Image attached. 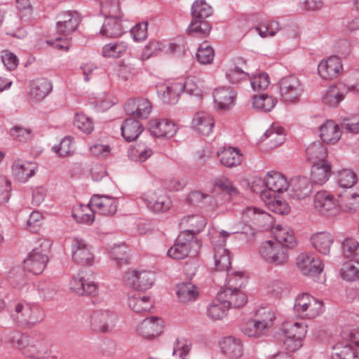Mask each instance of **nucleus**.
<instances>
[{"instance_id":"c9c22d12","label":"nucleus","mask_w":359,"mask_h":359,"mask_svg":"<svg viewBox=\"0 0 359 359\" xmlns=\"http://www.w3.org/2000/svg\"><path fill=\"white\" fill-rule=\"evenodd\" d=\"M121 129L122 136L128 142L136 140L144 130L140 123L134 118L126 119Z\"/></svg>"},{"instance_id":"72a5a7b5","label":"nucleus","mask_w":359,"mask_h":359,"mask_svg":"<svg viewBox=\"0 0 359 359\" xmlns=\"http://www.w3.org/2000/svg\"><path fill=\"white\" fill-rule=\"evenodd\" d=\"M35 165L30 162L16 161L12 166L13 174L15 178L20 182H25L34 175Z\"/></svg>"},{"instance_id":"603ef678","label":"nucleus","mask_w":359,"mask_h":359,"mask_svg":"<svg viewBox=\"0 0 359 359\" xmlns=\"http://www.w3.org/2000/svg\"><path fill=\"white\" fill-rule=\"evenodd\" d=\"M344 95L338 86H330L323 97V102L330 107H336L343 100Z\"/></svg>"},{"instance_id":"f8f14e48","label":"nucleus","mask_w":359,"mask_h":359,"mask_svg":"<svg viewBox=\"0 0 359 359\" xmlns=\"http://www.w3.org/2000/svg\"><path fill=\"white\" fill-rule=\"evenodd\" d=\"M297 266L304 276H309L319 275L323 269V264L321 259L307 252L298 255Z\"/></svg>"},{"instance_id":"4be33fe9","label":"nucleus","mask_w":359,"mask_h":359,"mask_svg":"<svg viewBox=\"0 0 359 359\" xmlns=\"http://www.w3.org/2000/svg\"><path fill=\"white\" fill-rule=\"evenodd\" d=\"M70 290L79 295L95 296L98 292V286L94 282H88L79 273L69 283Z\"/></svg>"},{"instance_id":"5fc2aeb1","label":"nucleus","mask_w":359,"mask_h":359,"mask_svg":"<svg viewBox=\"0 0 359 359\" xmlns=\"http://www.w3.org/2000/svg\"><path fill=\"white\" fill-rule=\"evenodd\" d=\"M339 205V209L344 212H354L359 206V194H349L343 196Z\"/></svg>"},{"instance_id":"bf43d9fd","label":"nucleus","mask_w":359,"mask_h":359,"mask_svg":"<svg viewBox=\"0 0 359 359\" xmlns=\"http://www.w3.org/2000/svg\"><path fill=\"white\" fill-rule=\"evenodd\" d=\"M215 56L213 48L206 42L201 43L196 53L197 60L203 65L210 64Z\"/></svg>"},{"instance_id":"09e8293b","label":"nucleus","mask_w":359,"mask_h":359,"mask_svg":"<svg viewBox=\"0 0 359 359\" xmlns=\"http://www.w3.org/2000/svg\"><path fill=\"white\" fill-rule=\"evenodd\" d=\"M182 223L189 224L191 229L185 230L184 231H188L189 233H191L194 238V235L201 232L206 225V221L204 217L201 215H194L184 217Z\"/></svg>"},{"instance_id":"a878e982","label":"nucleus","mask_w":359,"mask_h":359,"mask_svg":"<svg viewBox=\"0 0 359 359\" xmlns=\"http://www.w3.org/2000/svg\"><path fill=\"white\" fill-rule=\"evenodd\" d=\"M332 174L331 164L328 161H320L312 165L311 170V184L323 185Z\"/></svg>"},{"instance_id":"79ce46f5","label":"nucleus","mask_w":359,"mask_h":359,"mask_svg":"<svg viewBox=\"0 0 359 359\" xmlns=\"http://www.w3.org/2000/svg\"><path fill=\"white\" fill-rule=\"evenodd\" d=\"M308 158L313 164L320 161H327V148L320 142L311 143L306 149Z\"/></svg>"},{"instance_id":"f704fd0d","label":"nucleus","mask_w":359,"mask_h":359,"mask_svg":"<svg viewBox=\"0 0 359 359\" xmlns=\"http://www.w3.org/2000/svg\"><path fill=\"white\" fill-rule=\"evenodd\" d=\"M221 163L227 168H232L240 165L242 162V154L240 150L234 147L223 149L218 152Z\"/></svg>"},{"instance_id":"69168bd1","label":"nucleus","mask_w":359,"mask_h":359,"mask_svg":"<svg viewBox=\"0 0 359 359\" xmlns=\"http://www.w3.org/2000/svg\"><path fill=\"white\" fill-rule=\"evenodd\" d=\"M269 83V77L266 73H259L258 75H255L250 82L252 89L255 91L265 90Z\"/></svg>"},{"instance_id":"39448f33","label":"nucleus","mask_w":359,"mask_h":359,"mask_svg":"<svg viewBox=\"0 0 359 359\" xmlns=\"http://www.w3.org/2000/svg\"><path fill=\"white\" fill-rule=\"evenodd\" d=\"M323 302L308 293L299 294L293 309L297 316L302 318H314L323 311Z\"/></svg>"},{"instance_id":"4c0bfd02","label":"nucleus","mask_w":359,"mask_h":359,"mask_svg":"<svg viewBox=\"0 0 359 359\" xmlns=\"http://www.w3.org/2000/svg\"><path fill=\"white\" fill-rule=\"evenodd\" d=\"M121 17H107L102 27L101 33L107 37H119L123 33Z\"/></svg>"},{"instance_id":"37998d69","label":"nucleus","mask_w":359,"mask_h":359,"mask_svg":"<svg viewBox=\"0 0 359 359\" xmlns=\"http://www.w3.org/2000/svg\"><path fill=\"white\" fill-rule=\"evenodd\" d=\"M244 334L250 337H260L266 334L267 331L262 327L259 321L254 317L244 323L241 328Z\"/></svg>"},{"instance_id":"aec40b11","label":"nucleus","mask_w":359,"mask_h":359,"mask_svg":"<svg viewBox=\"0 0 359 359\" xmlns=\"http://www.w3.org/2000/svg\"><path fill=\"white\" fill-rule=\"evenodd\" d=\"M163 330L162 320L157 317L145 318L137 327L136 332L147 339L158 336Z\"/></svg>"},{"instance_id":"5701e85b","label":"nucleus","mask_w":359,"mask_h":359,"mask_svg":"<svg viewBox=\"0 0 359 359\" xmlns=\"http://www.w3.org/2000/svg\"><path fill=\"white\" fill-rule=\"evenodd\" d=\"M151 133L157 137H171L176 131L175 125L168 119H154L149 123Z\"/></svg>"},{"instance_id":"393cba45","label":"nucleus","mask_w":359,"mask_h":359,"mask_svg":"<svg viewBox=\"0 0 359 359\" xmlns=\"http://www.w3.org/2000/svg\"><path fill=\"white\" fill-rule=\"evenodd\" d=\"M176 294L179 302L189 304L197 300L199 296L198 287L191 282H183L177 285Z\"/></svg>"},{"instance_id":"7ed1b4c3","label":"nucleus","mask_w":359,"mask_h":359,"mask_svg":"<svg viewBox=\"0 0 359 359\" xmlns=\"http://www.w3.org/2000/svg\"><path fill=\"white\" fill-rule=\"evenodd\" d=\"M244 285L243 273L236 272L229 274L226 278V287L219 292V300L230 308L238 309L247 303V296L239 288Z\"/></svg>"},{"instance_id":"49530a36","label":"nucleus","mask_w":359,"mask_h":359,"mask_svg":"<svg viewBox=\"0 0 359 359\" xmlns=\"http://www.w3.org/2000/svg\"><path fill=\"white\" fill-rule=\"evenodd\" d=\"M276 102V99L266 94L255 95L252 99L253 107L265 112L270 111L275 107Z\"/></svg>"},{"instance_id":"1a4fd4ad","label":"nucleus","mask_w":359,"mask_h":359,"mask_svg":"<svg viewBox=\"0 0 359 359\" xmlns=\"http://www.w3.org/2000/svg\"><path fill=\"white\" fill-rule=\"evenodd\" d=\"M197 247V242L193 235L188 231H182L177 237L175 243L168 250V255L174 259H183L189 256L192 248Z\"/></svg>"},{"instance_id":"2eb2a0df","label":"nucleus","mask_w":359,"mask_h":359,"mask_svg":"<svg viewBox=\"0 0 359 359\" xmlns=\"http://www.w3.org/2000/svg\"><path fill=\"white\" fill-rule=\"evenodd\" d=\"M241 214L242 221L246 226L264 227L271 222V215L256 207H248Z\"/></svg>"},{"instance_id":"774afa93","label":"nucleus","mask_w":359,"mask_h":359,"mask_svg":"<svg viewBox=\"0 0 359 359\" xmlns=\"http://www.w3.org/2000/svg\"><path fill=\"white\" fill-rule=\"evenodd\" d=\"M341 128L347 132L353 134L359 133V116L356 115L353 117H344L342 119Z\"/></svg>"},{"instance_id":"f257e3e1","label":"nucleus","mask_w":359,"mask_h":359,"mask_svg":"<svg viewBox=\"0 0 359 359\" xmlns=\"http://www.w3.org/2000/svg\"><path fill=\"white\" fill-rule=\"evenodd\" d=\"M8 340L27 359H45L49 351V344L41 335H26L11 332Z\"/></svg>"},{"instance_id":"f3484780","label":"nucleus","mask_w":359,"mask_h":359,"mask_svg":"<svg viewBox=\"0 0 359 359\" xmlns=\"http://www.w3.org/2000/svg\"><path fill=\"white\" fill-rule=\"evenodd\" d=\"M72 259L81 265H92L94 261L93 254L88 245L82 239L75 238L72 244Z\"/></svg>"},{"instance_id":"58836bf2","label":"nucleus","mask_w":359,"mask_h":359,"mask_svg":"<svg viewBox=\"0 0 359 359\" xmlns=\"http://www.w3.org/2000/svg\"><path fill=\"white\" fill-rule=\"evenodd\" d=\"M264 183L267 189L273 191L282 192L287 190V182L286 178L280 172L271 171L264 178Z\"/></svg>"},{"instance_id":"3c124183","label":"nucleus","mask_w":359,"mask_h":359,"mask_svg":"<svg viewBox=\"0 0 359 359\" xmlns=\"http://www.w3.org/2000/svg\"><path fill=\"white\" fill-rule=\"evenodd\" d=\"M96 210L90 205V203L86 206H81L76 209L72 216L80 223L91 224L95 219V212Z\"/></svg>"},{"instance_id":"4d7b16f0","label":"nucleus","mask_w":359,"mask_h":359,"mask_svg":"<svg viewBox=\"0 0 359 359\" xmlns=\"http://www.w3.org/2000/svg\"><path fill=\"white\" fill-rule=\"evenodd\" d=\"M127 48V44L123 41L111 43L103 47L102 55L106 57H118L126 51Z\"/></svg>"},{"instance_id":"ddd939ff","label":"nucleus","mask_w":359,"mask_h":359,"mask_svg":"<svg viewBox=\"0 0 359 359\" xmlns=\"http://www.w3.org/2000/svg\"><path fill=\"white\" fill-rule=\"evenodd\" d=\"M313 203L317 211L328 217L335 215L339 212V202L333 195L326 191L317 192L314 196Z\"/></svg>"},{"instance_id":"dca6fc26","label":"nucleus","mask_w":359,"mask_h":359,"mask_svg":"<svg viewBox=\"0 0 359 359\" xmlns=\"http://www.w3.org/2000/svg\"><path fill=\"white\" fill-rule=\"evenodd\" d=\"M116 318V314L111 311H96L91 315V325L97 332L106 333L114 328Z\"/></svg>"},{"instance_id":"9b49d317","label":"nucleus","mask_w":359,"mask_h":359,"mask_svg":"<svg viewBox=\"0 0 359 359\" xmlns=\"http://www.w3.org/2000/svg\"><path fill=\"white\" fill-rule=\"evenodd\" d=\"M126 283L139 291L150 288L154 282V274L149 271H127L124 276Z\"/></svg>"},{"instance_id":"338daca9","label":"nucleus","mask_w":359,"mask_h":359,"mask_svg":"<svg viewBox=\"0 0 359 359\" xmlns=\"http://www.w3.org/2000/svg\"><path fill=\"white\" fill-rule=\"evenodd\" d=\"M341 276L344 280L354 281L359 279V269L351 263H346L341 269Z\"/></svg>"},{"instance_id":"0eeeda50","label":"nucleus","mask_w":359,"mask_h":359,"mask_svg":"<svg viewBox=\"0 0 359 359\" xmlns=\"http://www.w3.org/2000/svg\"><path fill=\"white\" fill-rule=\"evenodd\" d=\"M280 100L285 103H295L299 100L303 87L295 76L282 78L277 84Z\"/></svg>"},{"instance_id":"9d476101","label":"nucleus","mask_w":359,"mask_h":359,"mask_svg":"<svg viewBox=\"0 0 359 359\" xmlns=\"http://www.w3.org/2000/svg\"><path fill=\"white\" fill-rule=\"evenodd\" d=\"M147 207L155 212L168 211L172 205L170 198L162 189H149L142 196Z\"/></svg>"},{"instance_id":"b1692460","label":"nucleus","mask_w":359,"mask_h":359,"mask_svg":"<svg viewBox=\"0 0 359 359\" xmlns=\"http://www.w3.org/2000/svg\"><path fill=\"white\" fill-rule=\"evenodd\" d=\"M213 98L219 109L229 110L234 104L236 93L229 87H220L215 90Z\"/></svg>"},{"instance_id":"c03bdc74","label":"nucleus","mask_w":359,"mask_h":359,"mask_svg":"<svg viewBox=\"0 0 359 359\" xmlns=\"http://www.w3.org/2000/svg\"><path fill=\"white\" fill-rule=\"evenodd\" d=\"M29 309V303L20 302L16 304L11 314L13 320L20 325H27Z\"/></svg>"},{"instance_id":"cd10ccee","label":"nucleus","mask_w":359,"mask_h":359,"mask_svg":"<svg viewBox=\"0 0 359 359\" xmlns=\"http://www.w3.org/2000/svg\"><path fill=\"white\" fill-rule=\"evenodd\" d=\"M214 260L216 271H226L230 273L231 258L229 251L222 244H214Z\"/></svg>"},{"instance_id":"0e129e2a","label":"nucleus","mask_w":359,"mask_h":359,"mask_svg":"<svg viewBox=\"0 0 359 359\" xmlns=\"http://www.w3.org/2000/svg\"><path fill=\"white\" fill-rule=\"evenodd\" d=\"M126 247L125 245L114 246L111 248L110 254L111 258L116 261L118 266L127 264L128 257L126 255Z\"/></svg>"},{"instance_id":"8fccbe9b","label":"nucleus","mask_w":359,"mask_h":359,"mask_svg":"<svg viewBox=\"0 0 359 359\" xmlns=\"http://www.w3.org/2000/svg\"><path fill=\"white\" fill-rule=\"evenodd\" d=\"M255 318L259 324L268 332L269 329L273 325L276 318L274 312L268 308H261L255 314Z\"/></svg>"},{"instance_id":"f03ea898","label":"nucleus","mask_w":359,"mask_h":359,"mask_svg":"<svg viewBox=\"0 0 359 359\" xmlns=\"http://www.w3.org/2000/svg\"><path fill=\"white\" fill-rule=\"evenodd\" d=\"M212 14V7L205 0H196L191 6L192 19L187 29V34L190 36H208L212 27L206 19Z\"/></svg>"},{"instance_id":"bb28decb","label":"nucleus","mask_w":359,"mask_h":359,"mask_svg":"<svg viewBox=\"0 0 359 359\" xmlns=\"http://www.w3.org/2000/svg\"><path fill=\"white\" fill-rule=\"evenodd\" d=\"M214 125L212 116L205 111L196 113L192 120V127L202 135H209L212 132Z\"/></svg>"},{"instance_id":"c85d7f7f","label":"nucleus","mask_w":359,"mask_h":359,"mask_svg":"<svg viewBox=\"0 0 359 359\" xmlns=\"http://www.w3.org/2000/svg\"><path fill=\"white\" fill-rule=\"evenodd\" d=\"M220 346L222 353L231 359H237L243 355V344L239 339L226 337L221 342Z\"/></svg>"},{"instance_id":"473e14b6","label":"nucleus","mask_w":359,"mask_h":359,"mask_svg":"<svg viewBox=\"0 0 359 359\" xmlns=\"http://www.w3.org/2000/svg\"><path fill=\"white\" fill-rule=\"evenodd\" d=\"M128 306L136 313H145L153 307L151 299L142 293H135L128 297Z\"/></svg>"},{"instance_id":"864d4df0","label":"nucleus","mask_w":359,"mask_h":359,"mask_svg":"<svg viewBox=\"0 0 359 359\" xmlns=\"http://www.w3.org/2000/svg\"><path fill=\"white\" fill-rule=\"evenodd\" d=\"M177 94L178 92L185 91L191 95H198L201 93V89L196 83L195 78L189 77L184 83L176 82L175 86L171 88Z\"/></svg>"},{"instance_id":"052dcab7","label":"nucleus","mask_w":359,"mask_h":359,"mask_svg":"<svg viewBox=\"0 0 359 359\" xmlns=\"http://www.w3.org/2000/svg\"><path fill=\"white\" fill-rule=\"evenodd\" d=\"M74 125L86 134H90L94 129L93 120L83 114H76Z\"/></svg>"},{"instance_id":"e433bc0d","label":"nucleus","mask_w":359,"mask_h":359,"mask_svg":"<svg viewBox=\"0 0 359 359\" xmlns=\"http://www.w3.org/2000/svg\"><path fill=\"white\" fill-rule=\"evenodd\" d=\"M52 90L51 83L46 79H40L32 83L29 97L35 101H41Z\"/></svg>"},{"instance_id":"c756f323","label":"nucleus","mask_w":359,"mask_h":359,"mask_svg":"<svg viewBox=\"0 0 359 359\" xmlns=\"http://www.w3.org/2000/svg\"><path fill=\"white\" fill-rule=\"evenodd\" d=\"M320 137L326 143L334 144L341 136V131L333 121H327L320 128Z\"/></svg>"},{"instance_id":"4468645a","label":"nucleus","mask_w":359,"mask_h":359,"mask_svg":"<svg viewBox=\"0 0 359 359\" xmlns=\"http://www.w3.org/2000/svg\"><path fill=\"white\" fill-rule=\"evenodd\" d=\"M311 180L305 177H295L287 184V191L290 198L302 200L309 196L312 191Z\"/></svg>"},{"instance_id":"423d86ee","label":"nucleus","mask_w":359,"mask_h":359,"mask_svg":"<svg viewBox=\"0 0 359 359\" xmlns=\"http://www.w3.org/2000/svg\"><path fill=\"white\" fill-rule=\"evenodd\" d=\"M306 327L302 323H283L282 330L285 337L283 344L287 351L294 352L302 347V339L306 334Z\"/></svg>"},{"instance_id":"e2e57ef3","label":"nucleus","mask_w":359,"mask_h":359,"mask_svg":"<svg viewBox=\"0 0 359 359\" xmlns=\"http://www.w3.org/2000/svg\"><path fill=\"white\" fill-rule=\"evenodd\" d=\"M255 30L262 38L268 36H273L280 30V25L278 22L272 21L269 25L263 24L255 27Z\"/></svg>"},{"instance_id":"a211bd4d","label":"nucleus","mask_w":359,"mask_h":359,"mask_svg":"<svg viewBox=\"0 0 359 359\" xmlns=\"http://www.w3.org/2000/svg\"><path fill=\"white\" fill-rule=\"evenodd\" d=\"M90 205L99 214L107 216L114 215L117 210L116 198L108 196L93 195Z\"/></svg>"},{"instance_id":"7c9ffc66","label":"nucleus","mask_w":359,"mask_h":359,"mask_svg":"<svg viewBox=\"0 0 359 359\" xmlns=\"http://www.w3.org/2000/svg\"><path fill=\"white\" fill-rule=\"evenodd\" d=\"M80 23L79 18L71 12L64 13L57 23V31L63 35H69L74 32Z\"/></svg>"},{"instance_id":"412c9836","label":"nucleus","mask_w":359,"mask_h":359,"mask_svg":"<svg viewBox=\"0 0 359 359\" xmlns=\"http://www.w3.org/2000/svg\"><path fill=\"white\" fill-rule=\"evenodd\" d=\"M334 236L327 231H320L313 233L310 237L312 247L323 255H329L334 243Z\"/></svg>"},{"instance_id":"de8ad7c7","label":"nucleus","mask_w":359,"mask_h":359,"mask_svg":"<svg viewBox=\"0 0 359 359\" xmlns=\"http://www.w3.org/2000/svg\"><path fill=\"white\" fill-rule=\"evenodd\" d=\"M284 132L285 130L283 128L272 125L271 128L265 132L264 137L266 139H269V144L271 147H276L283 142L285 140Z\"/></svg>"},{"instance_id":"a18cd8bd","label":"nucleus","mask_w":359,"mask_h":359,"mask_svg":"<svg viewBox=\"0 0 359 359\" xmlns=\"http://www.w3.org/2000/svg\"><path fill=\"white\" fill-rule=\"evenodd\" d=\"M227 306L222 300H219V293L207 309V314L213 320L222 319L226 315Z\"/></svg>"},{"instance_id":"13d9d810","label":"nucleus","mask_w":359,"mask_h":359,"mask_svg":"<svg viewBox=\"0 0 359 359\" xmlns=\"http://www.w3.org/2000/svg\"><path fill=\"white\" fill-rule=\"evenodd\" d=\"M101 11L108 17H122L119 0H100Z\"/></svg>"},{"instance_id":"2f4dec72","label":"nucleus","mask_w":359,"mask_h":359,"mask_svg":"<svg viewBox=\"0 0 359 359\" xmlns=\"http://www.w3.org/2000/svg\"><path fill=\"white\" fill-rule=\"evenodd\" d=\"M332 359H359L356 350L346 340L332 347Z\"/></svg>"},{"instance_id":"6e6d98bb","label":"nucleus","mask_w":359,"mask_h":359,"mask_svg":"<svg viewBox=\"0 0 359 359\" xmlns=\"http://www.w3.org/2000/svg\"><path fill=\"white\" fill-rule=\"evenodd\" d=\"M153 154L152 149L144 144H137L131 150L130 156V158L139 162H144L148 159Z\"/></svg>"},{"instance_id":"ea45409f","label":"nucleus","mask_w":359,"mask_h":359,"mask_svg":"<svg viewBox=\"0 0 359 359\" xmlns=\"http://www.w3.org/2000/svg\"><path fill=\"white\" fill-rule=\"evenodd\" d=\"M277 243L285 248H293L297 245V241L293 231L289 227L277 226L274 231Z\"/></svg>"},{"instance_id":"6ab92c4d","label":"nucleus","mask_w":359,"mask_h":359,"mask_svg":"<svg viewBox=\"0 0 359 359\" xmlns=\"http://www.w3.org/2000/svg\"><path fill=\"white\" fill-rule=\"evenodd\" d=\"M342 71L341 59L337 56H330L328 59L322 60L318 67L319 75L323 79L337 78Z\"/></svg>"},{"instance_id":"680f3d73","label":"nucleus","mask_w":359,"mask_h":359,"mask_svg":"<svg viewBox=\"0 0 359 359\" xmlns=\"http://www.w3.org/2000/svg\"><path fill=\"white\" fill-rule=\"evenodd\" d=\"M356 175L351 170L344 169L339 172L337 182L339 187L351 188L355 183Z\"/></svg>"},{"instance_id":"20e7f679","label":"nucleus","mask_w":359,"mask_h":359,"mask_svg":"<svg viewBox=\"0 0 359 359\" xmlns=\"http://www.w3.org/2000/svg\"><path fill=\"white\" fill-rule=\"evenodd\" d=\"M51 245L49 241H41L39 245L36 247L25 259V269L36 275L41 273L48 262V255Z\"/></svg>"},{"instance_id":"a19ab883","label":"nucleus","mask_w":359,"mask_h":359,"mask_svg":"<svg viewBox=\"0 0 359 359\" xmlns=\"http://www.w3.org/2000/svg\"><path fill=\"white\" fill-rule=\"evenodd\" d=\"M278 191H273L271 189H266L261 192L260 197L262 200L275 212L280 214L287 212V207L282 201L276 199Z\"/></svg>"},{"instance_id":"6e6552de","label":"nucleus","mask_w":359,"mask_h":359,"mask_svg":"<svg viewBox=\"0 0 359 359\" xmlns=\"http://www.w3.org/2000/svg\"><path fill=\"white\" fill-rule=\"evenodd\" d=\"M261 257L267 262L276 266L283 265L287 262V250L277 243L268 241L262 243L259 248Z\"/></svg>"}]
</instances>
